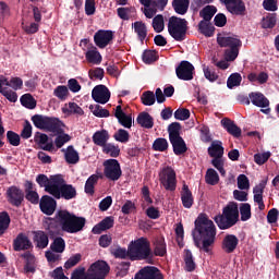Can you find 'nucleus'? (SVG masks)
Wrapping results in <instances>:
<instances>
[{
    "label": "nucleus",
    "mask_w": 279,
    "mask_h": 279,
    "mask_svg": "<svg viewBox=\"0 0 279 279\" xmlns=\"http://www.w3.org/2000/svg\"><path fill=\"white\" fill-rule=\"evenodd\" d=\"M153 28L157 34L165 31V17L162 15H157L153 19Z\"/></svg>",
    "instance_id": "6e6d98bb"
},
{
    "label": "nucleus",
    "mask_w": 279,
    "mask_h": 279,
    "mask_svg": "<svg viewBox=\"0 0 279 279\" xmlns=\"http://www.w3.org/2000/svg\"><path fill=\"white\" fill-rule=\"evenodd\" d=\"M102 151L111 156V158H117L119 154H121V149L119 148V146H116L113 144L105 145Z\"/></svg>",
    "instance_id": "4d7b16f0"
},
{
    "label": "nucleus",
    "mask_w": 279,
    "mask_h": 279,
    "mask_svg": "<svg viewBox=\"0 0 279 279\" xmlns=\"http://www.w3.org/2000/svg\"><path fill=\"white\" fill-rule=\"evenodd\" d=\"M137 123L146 130H151L154 128V118L147 112H142L137 117Z\"/></svg>",
    "instance_id": "f704fd0d"
},
{
    "label": "nucleus",
    "mask_w": 279,
    "mask_h": 279,
    "mask_svg": "<svg viewBox=\"0 0 279 279\" xmlns=\"http://www.w3.org/2000/svg\"><path fill=\"white\" fill-rule=\"evenodd\" d=\"M129 254L130 260H145V258H149V254H151L149 241L145 238L132 241L129 244Z\"/></svg>",
    "instance_id": "423d86ee"
},
{
    "label": "nucleus",
    "mask_w": 279,
    "mask_h": 279,
    "mask_svg": "<svg viewBox=\"0 0 279 279\" xmlns=\"http://www.w3.org/2000/svg\"><path fill=\"white\" fill-rule=\"evenodd\" d=\"M90 110L93 112V114L95 117H98L100 119L110 117V111H108L107 109H104L101 106L99 105H95L94 107H90Z\"/></svg>",
    "instance_id": "13d9d810"
},
{
    "label": "nucleus",
    "mask_w": 279,
    "mask_h": 279,
    "mask_svg": "<svg viewBox=\"0 0 279 279\" xmlns=\"http://www.w3.org/2000/svg\"><path fill=\"white\" fill-rule=\"evenodd\" d=\"M85 58L90 64H101L102 57L101 53L98 52L97 48L87 50Z\"/></svg>",
    "instance_id": "c9c22d12"
},
{
    "label": "nucleus",
    "mask_w": 279,
    "mask_h": 279,
    "mask_svg": "<svg viewBox=\"0 0 279 279\" xmlns=\"http://www.w3.org/2000/svg\"><path fill=\"white\" fill-rule=\"evenodd\" d=\"M34 241L40 250H45L49 245V236L44 231L34 232Z\"/></svg>",
    "instance_id": "473e14b6"
},
{
    "label": "nucleus",
    "mask_w": 279,
    "mask_h": 279,
    "mask_svg": "<svg viewBox=\"0 0 279 279\" xmlns=\"http://www.w3.org/2000/svg\"><path fill=\"white\" fill-rule=\"evenodd\" d=\"M172 5L177 14L184 15L189 12L190 0H173Z\"/></svg>",
    "instance_id": "4c0bfd02"
},
{
    "label": "nucleus",
    "mask_w": 279,
    "mask_h": 279,
    "mask_svg": "<svg viewBox=\"0 0 279 279\" xmlns=\"http://www.w3.org/2000/svg\"><path fill=\"white\" fill-rule=\"evenodd\" d=\"M186 20L172 16L168 23V32L174 40L182 43L186 37Z\"/></svg>",
    "instance_id": "6e6552de"
},
{
    "label": "nucleus",
    "mask_w": 279,
    "mask_h": 279,
    "mask_svg": "<svg viewBox=\"0 0 279 279\" xmlns=\"http://www.w3.org/2000/svg\"><path fill=\"white\" fill-rule=\"evenodd\" d=\"M242 80L243 78L241 77V74L239 73L231 74L227 81L228 88H234L235 86H241Z\"/></svg>",
    "instance_id": "bf43d9fd"
},
{
    "label": "nucleus",
    "mask_w": 279,
    "mask_h": 279,
    "mask_svg": "<svg viewBox=\"0 0 279 279\" xmlns=\"http://www.w3.org/2000/svg\"><path fill=\"white\" fill-rule=\"evenodd\" d=\"M225 3L228 12L234 14L235 16H243L245 14V3L243 0H220Z\"/></svg>",
    "instance_id": "4468645a"
},
{
    "label": "nucleus",
    "mask_w": 279,
    "mask_h": 279,
    "mask_svg": "<svg viewBox=\"0 0 279 279\" xmlns=\"http://www.w3.org/2000/svg\"><path fill=\"white\" fill-rule=\"evenodd\" d=\"M32 121L38 130L44 132H63L64 123L58 118H50L47 116L36 114L32 117Z\"/></svg>",
    "instance_id": "39448f33"
},
{
    "label": "nucleus",
    "mask_w": 279,
    "mask_h": 279,
    "mask_svg": "<svg viewBox=\"0 0 279 279\" xmlns=\"http://www.w3.org/2000/svg\"><path fill=\"white\" fill-rule=\"evenodd\" d=\"M10 88H13V90ZM21 88H23V80L21 77H11V80L8 81L5 76H0V93L12 104L16 102L19 99L14 90H21Z\"/></svg>",
    "instance_id": "20e7f679"
},
{
    "label": "nucleus",
    "mask_w": 279,
    "mask_h": 279,
    "mask_svg": "<svg viewBox=\"0 0 279 279\" xmlns=\"http://www.w3.org/2000/svg\"><path fill=\"white\" fill-rule=\"evenodd\" d=\"M49 136L47 134H37L35 136V143L39 145L44 151H53V143H48Z\"/></svg>",
    "instance_id": "c756f323"
},
{
    "label": "nucleus",
    "mask_w": 279,
    "mask_h": 279,
    "mask_svg": "<svg viewBox=\"0 0 279 279\" xmlns=\"http://www.w3.org/2000/svg\"><path fill=\"white\" fill-rule=\"evenodd\" d=\"M89 271L99 278L106 279V276L110 274V266H108V263L104 260H98L90 265Z\"/></svg>",
    "instance_id": "a211bd4d"
},
{
    "label": "nucleus",
    "mask_w": 279,
    "mask_h": 279,
    "mask_svg": "<svg viewBox=\"0 0 279 279\" xmlns=\"http://www.w3.org/2000/svg\"><path fill=\"white\" fill-rule=\"evenodd\" d=\"M65 247H66V243L62 238L54 239L53 243L51 244L52 252H56L57 254H62Z\"/></svg>",
    "instance_id": "864d4df0"
},
{
    "label": "nucleus",
    "mask_w": 279,
    "mask_h": 279,
    "mask_svg": "<svg viewBox=\"0 0 279 279\" xmlns=\"http://www.w3.org/2000/svg\"><path fill=\"white\" fill-rule=\"evenodd\" d=\"M110 138V135L108 134V131L102 130V131H97L94 135H93V141L95 143V145H98L99 147H106V143H108Z\"/></svg>",
    "instance_id": "2f4dec72"
},
{
    "label": "nucleus",
    "mask_w": 279,
    "mask_h": 279,
    "mask_svg": "<svg viewBox=\"0 0 279 279\" xmlns=\"http://www.w3.org/2000/svg\"><path fill=\"white\" fill-rule=\"evenodd\" d=\"M218 45L227 47L225 51V59L228 62H234L239 58V49H241V39L236 36L218 37Z\"/></svg>",
    "instance_id": "0eeeda50"
},
{
    "label": "nucleus",
    "mask_w": 279,
    "mask_h": 279,
    "mask_svg": "<svg viewBox=\"0 0 279 279\" xmlns=\"http://www.w3.org/2000/svg\"><path fill=\"white\" fill-rule=\"evenodd\" d=\"M99 181V175L92 174L85 183V193L93 195L95 193V184Z\"/></svg>",
    "instance_id": "ea45409f"
},
{
    "label": "nucleus",
    "mask_w": 279,
    "mask_h": 279,
    "mask_svg": "<svg viewBox=\"0 0 279 279\" xmlns=\"http://www.w3.org/2000/svg\"><path fill=\"white\" fill-rule=\"evenodd\" d=\"M159 182L166 191H175L178 180L175 178V170L171 167H163L159 171Z\"/></svg>",
    "instance_id": "9d476101"
},
{
    "label": "nucleus",
    "mask_w": 279,
    "mask_h": 279,
    "mask_svg": "<svg viewBox=\"0 0 279 279\" xmlns=\"http://www.w3.org/2000/svg\"><path fill=\"white\" fill-rule=\"evenodd\" d=\"M265 186H267V180L262 181L253 190L254 202L258 204L259 210H265V203L263 202V192L265 191Z\"/></svg>",
    "instance_id": "5701e85b"
},
{
    "label": "nucleus",
    "mask_w": 279,
    "mask_h": 279,
    "mask_svg": "<svg viewBox=\"0 0 279 279\" xmlns=\"http://www.w3.org/2000/svg\"><path fill=\"white\" fill-rule=\"evenodd\" d=\"M53 95H54V97H57V99L64 101L69 97V87H66L64 85H59L53 90Z\"/></svg>",
    "instance_id": "09e8293b"
},
{
    "label": "nucleus",
    "mask_w": 279,
    "mask_h": 279,
    "mask_svg": "<svg viewBox=\"0 0 279 279\" xmlns=\"http://www.w3.org/2000/svg\"><path fill=\"white\" fill-rule=\"evenodd\" d=\"M112 38H114L112 31H98L94 35V43L96 47H99V49H106V47L110 45Z\"/></svg>",
    "instance_id": "dca6fc26"
},
{
    "label": "nucleus",
    "mask_w": 279,
    "mask_h": 279,
    "mask_svg": "<svg viewBox=\"0 0 279 279\" xmlns=\"http://www.w3.org/2000/svg\"><path fill=\"white\" fill-rule=\"evenodd\" d=\"M170 143L177 156H180L186 151V143H184V140H182L181 136L170 138Z\"/></svg>",
    "instance_id": "7c9ffc66"
},
{
    "label": "nucleus",
    "mask_w": 279,
    "mask_h": 279,
    "mask_svg": "<svg viewBox=\"0 0 279 279\" xmlns=\"http://www.w3.org/2000/svg\"><path fill=\"white\" fill-rule=\"evenodd\" d=\"M116 118L118 119L119 123L123 125V128H132V116L125 114L121 109V106L116 108Z\"/></svg>",
    "instance_id": "c85d7f7f"
},
{
    "label": "nucleus",
    "mask_w": 279,
    "mask_h": 279,
    "mask_svg": "<svg viewBox=\"0 0 279 279\" xmlns=\"http://www.w3.org/2000/svg\"><path fill=\"white\" fill-rule=\"evenodd\" d=\"M215 221L220 230H228L239 221V205L229 203L222 210V215L216 216Z\"/></svg>",
    "instance_id": "7ed1b4c3"
},
{
    "label": "nucleus",
    "mask_w": 279,
    "mask_h": 279,
    "mask_svg": "<svg viewBox=\"0 0 279 279\" xmlns=\"http://www.w3.org/2000/svg\"><path fill=\"white\" fill-rule=\"evenodd\" d=\"M248 99L253 104V106H257V108H267L269 106V99L259 92H253L248 95Z\"/></svg>",
    "instance_id": "b1692460"
},
{
    "label": "nucleus",
    "mask_w": 279,
    "mask_h": 279,
    "mask_svg": "<svg viewBox=\"0 0 279 279\" xmlns=\"http://www.w3.org/2000/svg\"><path fill=\"white\" fill-rule=\"evenodd\" d=\"M146 19H154L156 16V2H151L148 5H144V9H142Z\"/></svg>",
    "instance_id": "338daca9"
},
{
    "label": "nucleus",
    "mask_w": 279,
    "mask_h": 279,
    "mask_svg": "<svg viewBox=\"0 0 279 279\" xmlns=\"http://www.w3.org/2000/svg\"><path fill=\"white\" fill-rule=\"evenodd\" d=\"M132 27L134 28L137 38L141 40V43H143V40L147 38V25H145V23L142 21H137L132 24Z\"/></svg>",
    "instance_id": "72a5a7b5"
},
{
    "label": "nucleus",
    "mask_w": 279,
    "mask_h": 279,
    "mask_svg": "<svg viewBox=\"0 0 279 279\" xmlns=\"http://www.w3.org/2000/svg\"><path fill=\"white\" fill-rule=\"evenodd\" d=\"M36 182L41 189H45L46 193H49L50 195H56L57 197L60 196V193H58L56 186L62 184V174L51 175L50 178L45 174H39L36 178Z\"/></svg>",
    "instance_id": "1a4fd4ad"
},
{
    "label": "nucleus",
    "mask_w": 279,
    "mask_h": 279,
    "mask_svg": "<svg viewBox=\"0 0 279 279\" xmlns=\"http://www.w3.org/2000/svg\"><path fill=\"white\" fill-rule=\"evenodd\" d=\"M222 128L228 132V134H231V136H234V138H239L241 136V128H239L234 121L223 118L220 121Z\"/></svg>",
    "instance_id": "4be33fe9"
},
{
    "label": "nucleus",
    "mask_w": 279,
    "mask_h": 279,
    "mask_svg": "<svg viewBox=\"0 0 279 279\" xmlns=\"http://www.w3.org/2000/svg\"><path fill=\"white\" fill-rule=\"evenodd\" d=\"M62 112L64 114H84V110L81 109V107H78V105L75 102H69L68 105H64Z\"/></svg>",
    "instance_id": "58836bf2"
},
{
    "label": "nucleus",
    "mask_w": 279,
    "mask_h": 279,
    "mask_svg": "<svg viewBox=\"0 0 279 279\" xmlns=\"http://www.w3.org/2000/svg\"><path fill=\"white\" fill-rule=\"evenodd\" d=\"M169 138L180 137V123L174 122L168 126Z\"/></svg>",
    "instance_id": "e2e57ef3"
},
{
    "label": "nucleus",
    "mask_w": 279,
    "mask_h": 279,
    "mask_svg": "<svg viewBox=\"0 0 279 279\" xmlns=\"http://www.w3.org/2000/svg\"><path fill=\"white\" fill-rule=\"evenodd\" d=\"M64 158L68 165H77L80 162V153L75 150L73 146H68L66 149H62Z\"/></svg>",
    "instance_id": "a878e982"
},
{
    "label": "nucleus",
    "mask_w": 279,
    "mask_h": 279,
    "mask_svg": "<svg viewBox=\"0 0 279 279\" xmlns=\"http://www.w3.org/2000/svg\"><path fill=\"white\" fill-rule=\"evenodd\" d=\"M92 97L96 104H108L110 101V90L106 85H97L92 90Z\"/></svg>",
    "instance_id": "2eb2a0df"
},
{
    "label": "nucleus",
    "mask_w": 279,
    "mask_h": 279,
    "mask_svg": "<svg viewBox=\"0 0 279 279\" xmlns=\"http://www.w3.org/2000/svg\"><path fill=\"white\" fill-rule=\"evenodd\" d=\"M104 174L105 178H107L108 180H111L112 182H117V180H119V178H121L122 175V171H121V165L119 163V161L117 159H108L104 162Z\"/></svg>",
    "instance_id": "9b49d317"
},
{
    "label": "nucleus",
    "mask_w": 279,
    "mask_h": 279,
    "mask_svg": "<svg viewBox=\"0 0 279 279\" xmlns=\"http://www.w3.org/2000/svg\"><path fill=\"white\" fill-rule=\"evenodd\" d=\"M155 256H165L167 254V244L163 239H159L155 242Z\"/></svg>",
    "instance_id": "603ef678"
},
{
    "label": "nucleus",
    "mask_w": 279,
    "mask_h": 279,
    "mask_svg": "<svg viewBox=\"0 0 279 279\" xmlns=\"http://www.w3.org/2000/svg\"><path fill=\"white\" fill-rule=\"evenodd\" d=\"M8 228H10V215L8 213H0V236L8 232Z\"/></svg>",
    "instance_id": "79ce46f5"
},
{
    "label": "nucleus",
    "mask_w": 279,
    "mask_h": 279,
    "mask_svg": "<svg viewBox=\"0 0 279 279\" xmlns=\"http://www.w3.org/2000/svg\"><path fill=\"white\" fill-rule=\"evenodd\" d=\"M208 154L211 158H222L223 157V143L221 141H214L208 147Z\"/></svg>",
    "instance_id": "cd10ccee"
},
{
    "label": "nucleus",
    "mask_w": 279,
    "mask_h": 279,
    "mask_svg": "<svg viewBox=\"0 0 279 279\" xmlns=\"http://www.w3.org/2000/svg\"><path fill=\"white\" fill-rule=\"evenodd\" d=\"M205 182L215 186V184H219V174L213 168L208 169L205 175Z\"/></svg>",
    "instance_id": "a19ab883"
},
{
    "label": "nucleus",
    "mask_w": 279,
    "mask_h": 279,
    "mask_svg": "<svg viewBox=\"0 0 279 279\" xmlns=\"http://www.w3.org/2000/svg\"><path fill=\"white\" fill-rule=\"evenodd\" d=\"M240 215L242 221H247L252 218V206L247 203H244L240 207Z\"/></svg>",
    "instance_id": "5fc2aeb1"
},
{
    "label": "nucleus",
    "mask_w": 279,
    "mask_h": 279,
    "mask_svg": "<svg viewBox=\"0 0 279 279\" xmlns=\"http://www.w3.org/2000/svg\"><path fill=\"white\" fill-rule=\"evenodd\" d=\"M111 254L112 256H114V258H130V246L128 247V250L120 246H116L111 248Z\"/></svg>",
    "instance_id": "de8ad7c7"
},
{
    "label": "nucleus",
    "mask_w": 279,
    "mask_h": 279,
    "mask_svg": "<svg viewBox=\"0 0 279 279\" xmlns=\"http://www.w3.org/2000/svg\"><path fill=\"white\" fill-rule=\"evenodd\" d=\"M56 199L48 195L43 196L39 203V208L44 215H53L56 213Z\"/></svg>",
    "instance_id": "6ab92c4d"
},
{
    "label": "nucleus",
    "mask_w": 279,
    "mask_h": 279,
    "mask_svg": "<svg viewBox=\"0 0 279 279\" xmlns=\"http://www.w3.org/2000/svg\"><path fill=\"white\" fill-rule=\"evenodd\" d=\"M7 197L10 204H12L13 206H21L24 194L23 191H21L19 187L11 186L7 191Z\"/></svg>",
    "instance_id": "412c9836"
},
{
    "label": "nucleus",
    "mask_w": 279,
    "mask_h": 279,
    "mask_svg": "<svg viewBox=\"0 0 279 279\" xmlns=\"http://www.w3.org/2000/svg\"><path fill=\"white\" fill-rule=\"evenodd\" d=\"M142 104H144V106H154V104H156V95H154V92H145L142 95Z\"/></svg>",
    "instance_id": "052dcab7"
},
{
    "label": "nucleus",
    "mask_w": 279,
    "mask_h": 279,
    "mask_svg": "<svg viewBox=\"0 0 279 279\" xmlns=\"http://www.w3.org/2000/svg\"><path fill=\"white\" fill-rule=\"evenodd\" d=\"M104 69L96 68L88 71V76L90 80H104Z\"/></svg>",
    "instance_id": "774afa93"
},
{
    "label": "nucleus",
    "mask_w": 279,
    "mask_h": 279,
    "mask_svg": "<svg viewBox=\"0 0 279 279\" xmlns=\"http://www.w3.org/2000/svg\"><path fill=\"white\" fill-rule=\"evenodd\" d=\"M64 131L57 132L59 135L54 140V145L60 149L61 147H64L69 141H71V135L63 133Z\"/></svg>",
    "instance_id": "c03bdc74"
},
{
    "label": "nucleus",
    "mask_w": 279,
    "mask_h": 279,
    "mask_svg": "<svg viewBox=\"0 0 279 279\" xmlns=\"http://www.w3.org/2000/svg\"><path fill=\"white\" fill-rule=\"evenodd\" d=\"M195 230L201 234L203 241L199 243V240L194 236V241L203 252L207 254L211 252V247L215 244V236H217V231L215 229V222L208 219L206 215H199L195 221Z\"/></svg>",
    "instance_id": "f257e3e1"
},
{
    "label": "nucleus",
    "mask_w": 279,
    "mask_h": 279,
    "mask_svg": "<svg viewBox=\"0 0 279 279\" xmlns=\"http://www.w3.org/2000/svg\"><path fill=\"white\" fill-rule=\"evenodd\" d=\"M208 22L209 21H201V23L198 24V29L201 34H204V36L210 38V36L215 34V29L213 28V26H210V23Z\"/></svg>",
    "instance_id": "37998d69"
},
{
    "label": "nucleus",
    "mask_w": 279,
    "mask_h": 279,
    "mask_svg": "<svg viewBox=\"0 0 279 279\" xmlns=\"http://www.w3.org/2000/svg\"><path fill=\"white\" fill-rule=\"evenodd\" d=\"M201 16L203 21H211L213 16L217 14V8L214 5H207L201 11Z\"/></svg>",
    "instance_id": "a18cd8bd"
},
{
    "label": "nucleus",
    "mask_w": 279,
    "mask_h": 279,
    "mask_svg": "<svg viewBox=\"0 0 279 279\" xmlns=\"http://www.w3.org/2000/svg\"><path fill=\"white\" fill-rule=\"evenodd\" d=\"M112 226H114V218L106 217L101 222H99L92 229V232L94 234H101V232H104L105 230H110Z\"/></svg>",
    "instance_id": "bb28decb"
},
{
    "label": "nucleus",
    "mask_w": 279,
    "mask_h": 279,
    "mask_svg": "<svg viewBox=\"0 0 279 279\" xmlns=\"http://www.w3.org/2000/svg\"><path fill=\"white\" fill-rule=\"evenodd\" d=\"M31 247H32V242L23 233H20L13 242V248L15 250V252H21L23 250H29Z\"/></svg>",
    "instance_id": "393cba45"
},
{
    "label": "nucleus",
    "mask_w": 279,
    "mask_h": 279,
    "mask_svg": "<svg viewBox=\"0 0 279 279\" xmlns=\"http://www.w3.org/2000/svg\"><path fill=\"white\" fill-rule=\"evenodd\" d=\"M153 149L155 151H167V149H169V142H167L166 138L159 137L155 140Z\"/></svg>",
    "instance_id": "3c124183"
},
{
    "label": "nucleus",
    "mask_w": 279,
    "mask_h": 279,
    "mask_svg": "<svg viewBox=\"0 0 279 279\" xmlns=\"http://www.w3.org/2000/svg\"><path fill=\"white\" fill-rule=\"evenodd\" d=\"M269 158H271L270 151L254 155V161L256 162V165H265V162H267Z\"/></svg>",
    "instance_id": "69168bd1"
},
{
    "label": "nucleus",
    "mask_w": 279,
    "mask_h": 279,
    "mask_svg": "<svg viewBox=\"0 0 279 279\" xmlns=\"http://www.w3.org/2000/svg\"><path fill=\"white\" fill-rule=\"evenodd\" d=\"M175 74L179 80L183 82H191L193 75H195V66L189 61H181L179 66L175 69Z\"/></svg>",
    "instance_id": "f8f14e48"
},
{
    "label": "nucleus",
    "mask_w": 279,
    "mask_h": 279,
    "mask_svg": "<svg viewBox=\"0 0 279 279\" xmlns=\"http://www.w3.org/2000/svg\"><path fill=\"white\" fill-rule=\"evenodd\" d=\"M156 60H158V56L156 54V51L146 50L143 53V62H145V64H151V62H156Z\"/></svg>",
    "instance_id": "0e129e2a"
},
{
    "label": "nucleus",
    "mask_w": 279,
    "mask_h": 279,
    "mask_svg": "<svg viewBox=\"0 0 279 279\" xmlns=\"http://www.w3.org/2000/svg\"><path fill=\"white\" fill-rule=\"evenodd\" d=\"M56 221L61 230L68 232V234H77L86 226V218L75 216V214H71L68 210L57 211Z\"/></svg>",
    "instance_id": "f03ea898"
},
{
    "label": "nucleus",
    "mask_w": 279,
    "mask_h": 279,
    "mask_svg": "<svg viewBox=\"0 0 279 279\" xmlns=\"http://www.w3.org/2000/svg\"><path fill=\"white\" fill-rule=\"evenodd\" d=\"M238 246L239 238H236V235L228 234L223 238L221 247L226 254H232Z\"/></svg>",
    "instance_id": "aec40b11"
},
{
    "label": "nucleus",
    "mask_w": 279,
    "mask_h": 279,
    "mask_svg": "<svg viewBox=\"0 0 279 279\" xmlns=\"http://www.w3.org/2000/svg\"><path fill=\"white\" fill-rule=\"evenodd\" d=\"M134 279H165V277L158 268L146 266L135 275Z\"/></svg>",
    "instance_id": "f3484780"
},
{
    "label": "nucleus",
    "mask_w": 279,
    "mask_h": 279,
    "mask_svg": "<svg viewBox=\"0 0 279 279\" xmlns=\"http://www.w3.org/2000/svg\"><path fill=\"white\" fill-rule=\"evenodd\" d=\"M181 199L184 208H191L193 206V193L189 190V185H183Z\"/></svg>",
    "instance_id": "e433bc0d"
},
{
    "label": "nucleus",
    "mask_w": 279,
    "mask_h": 279,
    "mask_svg": "<svg viewBox=\"0 0 279 279\" xmlns=\"http://www.w3.org/2000/svg\"><path fill=\"white\" fill-rule=\"evenodd\" d=\"M54 191H58L59 193V196L52 195V197H56V199H60V197H63V199H73V197L77 195L75 187L66 184L63 177L61 184L56 185Z\"/></svg>",
    "instance_id": "ddd939ff"
},
{
    "label": "nucleus",
    "mask_w": 279,
    "mask_h": 279,
    "mask_svg": "<svg viewBox=\"0 0 279 279\" xmlns=\"http://www.w3.org/2000/svg\"><path fill=\"white\" fill-rule=\"evenodd\" d=\"M238 189H240V191H250V179H247L245 174L238 177Z\"/></svg>",
    "instance_id": "680f3d73"
},
{
    "label": "nucleus",
    "mask_w": 279,
    "mask_h": 279,
    "mask_svg": "<svg viewBox=\"0 0 279 279\" xmlns=\"http://www.w3.org/2000/svg\"><path fill=\"white\" fill-rule=\"evenodd\" d=\"M184 269L185 271H195V260L193 259V253H191V251H185V255H184Z\"/></svg>",
    "instance_id": "49530a36"
},
{
    "label": "nucleus",
    "mask_w": 279,
    "mask_h": 279,
    "mask_svg": "<svg viewBox=\"0 0 279 279\" xmlns=\"http://www.w3.org/2000/svg\"><path fill=\"white\" fill-rule=\"evenodd\" d=\"M21 104L24 108H28L29 110H34L36 108V99L31 94H25L21 97Z\"/></svg>",
    "instance_id": "8fccbe9b"
}]
</instances>
